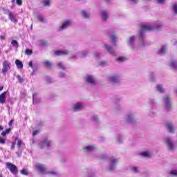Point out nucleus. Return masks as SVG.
Wrapping results in <instances>:
<instances>
[{
  "label": "nucleus",
  "mask_w": 177,
  "mask_h": 177,
  "mask_svg": "<svg viewBox=\"0 0 177 177\" xmlns=\"http://www.w3.org/2000/svg\"><path fill=\"white\" fill-rule=\"evenodd\" d=\"M162 27V22L158 21L154 26L149 24H142L140 26V30L138 33V41L141 46H145V33L146 31H153L154 28L156 30H160Z\"/></svg>",
  "instance_id": "f257e3e1"
},
{
  "label": "nucleus",
  "mask_w": 177,
  "mask_h": 177,
  "mask_svg": "<svg viewBox=\"0 0 177 177\" xmlns=\"http://www.w3.org/2000/svg\"><path fill=\"white\" fill-rule=\"evenodd\" d=\"M156 90L158 91V92H160V93H164V92L165 91L164 88H162V85L161 84L157 85Z\"/></svg>",
  "instance_id": "b1692460"
},
{
  "label": "nucleus",
  "mask_w": 177,
  "mask_h": 177,
  "mask_svg": "<svg viewBox=\"0 0 177 177\" xmlns=\"http://www.w3.org/2000/svg\"><path fill=\"white\" fill-rule=\"evenodd\" d=\"M141 156L142 157L148 158V157H151V153L149 151H144V152L141 153Z\"/></svg>",
  "instance_id": "cd10ccee"
},
{
  "label": "nucleus",
  "mask_w": 177,
  "mask_h": 177,
  "mask_svg": "<svg viewBox=\"0 0 177 177\" xmlns=\"http://www.w3.org/2000/svg\"><path fill=\"white\" fill-rule=\"evenodd\" d=\"M86 82L87 84H90L91 85H95L96 84V79L91 75H88L86 78Z\"/></svg>",
  "instance_id": "1a4fd4ad"
},
{
  "label": "nucleus",
  "mask_w": 177,
  "mask_h": 177,
  "mask_svg": "<svg viewBox=\"0 0 177 177\" xmlns=\"http://www.w3.org/2000/svg\"><path fill=\"white\" fill-rule=\"evenodd\" d=\"M29 67H31L32 68V61H30L28 64Z\"/></svg>",
  "instance_id": "13d9d810"
},
{
  "label": "nucleus",
  "mask_w": 177,
  "mask_h": 177,
  "mask_svg": "<svg viewBox=\"0 0 177 177\" xmlns=\"http://www.w3.org/2000/svg\"><path fill=\"white\" fill-rule=\"evenodd\" d=\"M170 67H171V68H174V70H177V62L171 61L170 62Z\"/></svg>",
  "instance_id": "a878e982"
},
{
  "label": "nucleus",
  "mask_w": 177,
  "mask_h": 177,
  "mask_svg": "<svg viewBox=\"0 0 177 177\" xmlns=\"http://www.w3.org/2000/svg\"><path fill=\"white\" fill-rule=\"evenodd\" d=\"M88 56V51H85L84 53H82V57H86Z\"/></svg>",
  "instance_id": "de8ad7c7"
},
{
  "label": "nucleus",
  "mask_w": 177,
  "mask_h": 177,
  "mask_svg": "<svg viewBox=\"0 0 177 177\" xmlns=\"http://www.w3.org/2000/svg\"><path fill=\"white\" fill-rule=\"evenodd\" d=\"M131 1V3H138L139 2V0H129Z\"/></svg>",
  "instance_id": "864d4df0"
},
{
  "label": "nucleus",
  "mask_w": 177,
  "mask_h": 177,
  "mask_svg": "<svg viewBox=\"0 0 177 177\" xmlns=\"http://www.w3.org/2000/svg\"><path fill=\"white\" fill-rule=\"evenodd\" d=\"M1 39H5V36H0Z\"/></svg>",
  "instance_id": "338daca9"
},
{
  "label": "nucleus",
  "mask_w": 177,
  "mask_h": 177,
  "mask_svg": "<svg viewBox=\"0 0 177 177\" xmlns=\"http://www.w3.org/2000/svg\"><path fill=\"white\" fill-rule=\"evenodd\" d=\"M84 149L86 151H93V150H95V149H96V146L88 145V146L84 147Z\"/></svg>",
  "instance_id": "5701e85b"
},
{
  "label": "nucleus",
  "mask_w": 177,
  "mask_h": 177,
  "mask_svg": "<svg viewBox=\"0 0 177 177\" xmlns=\"http://www.w3.org/2000/svg\"><path fill=\"white\" fill-rule=\"evenodd\" d=\"M17 78L18 79L19 82H24V79H23V77H21L20 75H17Z\"/></svg>",
  "instance_id": "c03bdc74"
},
{
  "label": "nucleus",
  "mask_w": 177,
  "mask_h": 177,
  "mask_svg": "<svg viewBox=\"0 0 177 177\" xmlns=\"http://www.w3.org/2000/svg\"><path fill=\"white\" fill-rule=\"evenodd\" d=\"M53 145V142H52V140L46 137L39 143L41 149H44V147H52Z\"/></svg>",
  "instance_id": "f03ea898"
},
{
  "label": "nucleus",
  "mask_w": 177,
  "mask_h": 177,
  "mask_svg": "<svg viewBox=\"0 0 177 177\" xmlns=\"http://www.w3.org/2000/svg\"><path fill=\"white\" fill-rule=\"evenodd\" d=\"M107 64V62L106 61H102L100 63V66H106Z\"/></svg>",
  "instance_id": "8fccbe9b"
},
{
  "label": "nucleus",
  "mask_w": 177,
  "mask_h": 177,
  "mask_svg": "<svg viewBox=\"0 0 177 177\" xmlns=\"http://www.w3.org/2000/svg\"><path fill=\"white\" fill-rule=\"evenodd\" d=\"M16 154H17V157H21V152L17 151V152H16Z\"/></svg>",
  "instance_id": "6e6d98bb"
},
{
  "label": "nucleus",
  "mask_w": 177,
  "mask_h": 177,
  "mask_svg": "<svg viewBox=\"0 0 177 177\" xmlns=\"http://www.w3.org/2000/svg\"><path fill=\"white\" fill-rule=\"evenodd\" d=\"M59 77H60V78H64V77H66V74H64V73H59Z\"/></svg>",
  "instance_id": "49530a36"
},
{
  "label": "nucleus",
  "mask_w": 177,
  "mask_h": 177,
  "mask_svg": "<svg viewBox=\"0 0 177 177\" xmlns=\"http://www.w3.org/2000/svg\"><path fill=\"white\" fill-rule=\"evenodd\" d=\"M173 12H174V13L177 15V3H174L173 5Z\"/></svg>",
  "instance_id": "e433bc0d"
},
{
  "label": "nucleus",
  "mask_w": 177,
  "mask_h": 177,
  "mask_svg": "<svg viewBox=\"0 0 177 177\" xmlns=\"http://www.w3.org/2000/svg\"><path fill=\"white\" fill-rule=\"evenodd\" d=\"M167 50V46H162V48L159 50L160 55H164Z\"/></svg>",
  "instance_id": "bb28decb"
},
{
  "label": "nucleus",
  "mask_w": 177,
  "mask_h": 177,
  "mask_svg": "<svg viewBox=\"0 0 177 177\" xmlns=\"http://www.w3.org/2000/svg\"><path fill=\"white\" fill-rule=\"evenodd\" d=\"M11 149H12V150H13V149H15V144H12V145H11Z\"/></svg>",
  "instance_id": "69168bd1"
},
{
  "label": "nucleus",
  "mask_w": 177,
  "mask_h": 177,
  "mask_svg": "<svg viewBox=\"0 0 177 177\" xmlns=\"http://www.w3.org/2000/svg\"><path fill=\"white\" fill-rule=\"evenodd\" d=\"M12 124H13V120H10L8 123V125L10 127V125H12Z\"/></svg>",
  "instance_id": "0e129e2a"
},
{
  "label": "nucleus",
  "mask_w": 177,
  "mask_h": 177,
  "mask_svg": "<svg viewBox=\"0 0 177 177\" xmlns=\"http://www.w3.org/2000/svg\"><path fill=\"white\" fill-rule=\"evenodd\" d=\"M130 168L135 174H138V172H139V170H138V167H130Z\"/></svg>",
  "instance_id": "c9c22d12"
},
{
  "label": "nucleus",
  "mask_w": 177,
  "mask_h": 177,
  "mask_svg": "<svg viewBox=\"0 0 177 177\" xmlns=\"http://www.w3.org/2000/svg\"><path fill=\"white\" fill-rule=\"evenodd\" d=\"M93 120L94 121H96V120H97V115H94V116H93Z\"/></svg>",
  "instance_id": "052dcab7"
},
{
  "label": "nucleus",
  "mask_w": 177,
  "mask_h": 177,
  "mask_svg": "<svg viewBox=\"0 0 177 177\" xmlns=\"http://www.w3.org/2000/svg\"><path fill=\"white\" fill-rule=\"evenodd\" d=\"M1 135H2V136H6V133L5 132V131H3L2 133H1Z\"/></svg>",
  "instance_id": "e2e57ef3"
},
{
  "label": "nucleus",
  "mask_w": 177,
  "mask_h": 177,
  "mask_svg": "<svg viewBox=\"0 0 177 177\" xmlns=\"http://www.w3.org/2000/svg\"><path fill=\"white\" fill-rule=\"evenodd\" d=\"M10 70V64L8 61L3 62L2 73L6 75V73Z\"/></svg>",
  "instance_id": "423d86ee"
},
{
  "label": "nucleus",
  "mask_w": 177,
  "mask_h": 177,
  "mask_svg": "<svg viewBox=\"0 0 177 177\" xmlns=\"http://www.w3.org/2000/svg\"><path fill=\"white\" fill-rule=\"evenodd\" d=\"M84 104L82 102H77L76 104H74L73 105V110L74 111H80V110H82L84 107Z\"/></svg>",
  "instance_id": "f8f14e48"
},
{
  "label": "nucleus",
  "mask_w": 177,
  "mask_h": 177,
  "mask_svg": "<svg viewBox=\"0 0 177 177\" xmlns=\"http://www.w3.org/2000/svg\"><path fill=\"white\" fill-rule=\"evenodd\" d=\"M6 167L9 169L10 172L13 175H17L19 174V170L17 169V167L13 163L6 162Z\"/></svg>",
  "instance_id": "7ed1b4c3"
},
{
  "label": "nucleus",
  "mask_w": 177,
  "mask_h": 177,
  "mask_svg": "<svg viewBox=\"0 0 177 177\" xmlns=\"http://www.w3.org/2000/svg\"><path fill=\"white\" fill-rule=\"evenodd\" d=\"M77 57H78V55H74L73 56H72V59H77Z\"/></svg>",
  "instance_id": "680f3d73"
},
{
  "label": "nucleus",
  "mask_w": 177,
  "mask_h": 177,
  "mask_svg": "<svg viewBox=\"0 0 177 177\" xmlns=\"http://www.w3.org/2000/svg\"><path fill=\"white\" fill-rule=\"evenodd\" d=\"M170 175L172 176H177V170H171L170 171Z\"/></svg>",
  "instance_id": "58836bf2"
},
{
  "label": "nucleus",
  "mask_w": 177,
  "mask_h": 177,
  "mask_svg": "<svg viewBox=\"0 0 177 177\" xmlns=\"http://www.w3.org/2000/svg\"><path fill=\"white\" fill-rule=\"evenodd\" d=\"M82 15L85 19H89V13L86 10L82 11Z\"/></svg>",
  "instance_id": "c85d7f7f"
},
{
  "label": "nucleus",
  "mask_w": 177,
  "mask_h": 177,
  "mask_svg": "<svg viewBox=\"0 0 177 177\" xmlns=\"http://www.w3.org/2000/svg\"><path fill=\"white\" fill-rule=\"evenodd\" d=\"M149 79L151 80V81H154L156 80V77H154V73H151L149 75Z\"/></svg>",
  "instance_id": "37998d69"
},
{
  "label": "nucleus",
  "mask_w": 177,
  "mask_h": 177,
  "mask_svg": "<svg viewBox=\"0 0 177 177\" xmlns=\"http://www.w3.org/2000/svg\"><path fill=\"white\" fill-rule=\"evenodd\" d=\"M117 60H118V62H127V60H128V59H127V57H119L117 59Z\"/></svg>",
  "instance_id": "7c9ffc66"
},
{
  "label": "nucleus",
  "mask_w": 177,
  "mask_h": 177,
  "mask_svg": "<svg viewBox=\"0 0 177 177\" xmlns=\"http://www.w3.org/2000/svg\"><path fill=\"white\" fill-rule=\"evenodd\" d=\"M109 81L113 83L118 82L120 81V76L115 75L109 77Z\"/></svg>",
  "instance_id": "aec40b11"
},
{
  "label": "nucleus",
  "mask_w": 177,
  "mask_h": 177,
  "mask_svg": "<svg viewBox=\"0 0 177 177\" xmlns=\"http://www.w3.org/2000/svg\"><path fill=\"white\" fill-rule=\"evenodd\" d=\"M44 63H45V65L48 66V67H50V68L52 67V64L50 63V62L46 61Z\"/></svg>",
  "instance_id": "a18cd8bd"
},
{
  "label": "nucleus",
  "mask_w": 177,
  "mask_h": 177,
  "mask_svg": "<svg viewBox=\"0 0 177 177\" xmlns=\"http://www.w3.org/2000/svg\"><path fill=\"white\" fill-rule=\"evenodd\" d=\"M69 52L67 50H56L54 52V55L55 56H66L68 55Z\"/></svg>",
  "instance_id": "4468645a"
},
{
  "label": "nucleus",
  "mask_w": 177,
  "mask_h": 177,
  "mask_svg": "<svg viewBox=\"0 0 177 177\" xmlns=\"http://www.w3.org/2000/svg\"><path fill=\"white\" fill-rule=\"evenodd\" d=\"M38 133H39V131H38V130L33 131V132H32L33 136L38 135Z\"/></svg>",
  "instance_id": "09e8293b"
},
{
  "label": "nucleus",
  "mask_w": 177,
  "mask_h": 177,
  "mask_svg": "<svg viewBox=\"0 0 177 177\" xmlns=\"http://www.w3.org/2000/svg\"><path fill=\"white\" fill-rule=\"evenodd\" d=\"M158 3H165V0H157Z\"/></svg>",
  "instance_id": "5fc2aeb1"
},
{
  "label": "nucleus",
  "mask_w": 177,
  "mask_h": 177,
  "mask_svg": "<svg viewBox=\"0 0 177 177\" xmlns=\"http://www.w3.org/2000/svg\"><path fill=\"white\" fill-rule=\"evenodd\" d=\"M26 55H28V56L31 55L32 53V50L26 49L25 51Z\"/></svg>",
  "instance_id": "ea45409f"
},
{
  "label": "nucleus",
  "mask_w": 177,
  "mask_h": 177,
  "mask_svg": "<svg viewBox=\"0 0 177 177\" xmlns=\"http://www.w3.org/2000/svg\"><path fill=\"white\" fill-rule=\"evenodd\" d=\"M6 91H4L3 93L0 95V103L3 104L5 102H6Z\"/></svg>",
  "instance_id": "412c9836"
},
{
  "label": "nucleus",
  "mask_w": 177,
  "mask_h": 177,
  "mask_svg": "<svg viewBox=\"0 0 177 177\" xmlns=\"http://www.w3.org/2000/svg\"><path fill=\"white\" fill-rule=\"evenodd\" d=\"M23 145H24V143H23V141H21V140H19L17 142V146L19 149H20V147H21V146Z\"/></svg>",
  "instance_id": "a19ab883"
},
{
  "label": "nucleus",
  "mask_w": 177,
  "mask_h": 177,
  "mask_svg": "<svg viewBox=\"0 0 177 177\" xmlns=\"http://www.w3.org/2000/svg\"><path fill=\"white\" fill-rule=\"evenodd\" d=\"M3 127H2V126H0V131H3ZM0 143H1V145H5V143H6L5 140H3V138H1V137H0Z\"/></svg>",
  "instance_id": "473e14b6"
},
{
  "label": "nucleus",
  "mask_w": 177,
  "mask_h": 177,
  "mask_svg": "<svg viewBox=\"0 0 177 177\" xmlns=\"http://www.w3.org/2000/svg\"><path fill=\"white\" fill-rule=\"evenodd\" d=\"M17 3L19 6H21L23 1L21 0H17Z\"/></svg>",
  "instance_id": "3c124183"
},
{
  "label": "nucleus",
  "mask_w": 177,
  "mask_h": 177,
  "mask_svg": "<svg viewBox=\"0 0 177 177\" xmlns=\"http://www.w3.org/2000/svg\"><path fill=\"white\" fill-rule=\"evenodd\" d=\"M49 174L53 175L54 176H57V175H59V173L56 171H50Z\"/></svg>",
  "instance_id": "79ce46f5"
},
{
  "label": "nucleus",
  "mask_w": 177,
  "mask_h": 177,
  "mask_svg": "<svg viewBox=\"0 0 177 177\" xmlns=\"http://www.w3.org/2000/svg\"><path fill=\"white\" fill-rule=\"evenodd\" d=\"M109 161V171H114L115 167H117V164H118V159L115 158H110Z\"/></svg>",
  "instance_id": "39448f33"
},
{
  "label": "nucleus",
  "mask_w": 177,
  "mask_h": 177,
  "mask_svg": "<svg viewBox=\"0 0 177 177\" xmlns=\"http://www.w3.org/2000/svg\"><path fill=\"white\" fill-rule=\"evenodd\" d=\"M58 67H59V68H61L62 70H66V67H64L63 62H59Z\"/></svg>",
  "instance_id": "f704fd0d"
},
{
  "label": "nucleus",
  "mask_w": 177,
  "mask_h": 177,
  "mask_svg": "<svg viewBox=\"0 0 177 177\" xmlns=\"http://www.w3.org/2000/svg\"><path fill=\"white\" fill-rule=\"evenodd\" d=\"M95 56L97 59H98V57H100V53L99 52H96Z\"/></svg>",
  "instance_id": "603ef678"
},
{
  "label": "nucleus",
  "mask_w": 177,
  "mask_h": 177,
  "mask_svg": "<svg viewBox=\"0 0 177 177\" xmlns=\"http://www.w3.org/2000/svg\"><path fill=\"white\" fill-rule=\"evenodd\" d=\"M109 12L106 10H102L101 11V17L103 21H106V20L109 19Z\"/></svg>",
  "instance_id": "f3484780"
},
{
  "label": "nucleus",
  "mask_w": 177,
  "mask_h": 177,
  "mask_svg": "<svg viewBox=\"0 0 177 177\" xmlns=\"http://www.w3.org/2000/svg\"><path fill=\"white\" fill-rule=\"evenodd\" d=\"M44 6H50V0H44L43 1Z\"/></svg>",
  "instance_id": "2f4dec72"
},
{
  "label": "nucleus",
  "mask_w": 177,
  "mask_h": 177,
  "mask_svg": "<svg viewBox=\"0 0 177 177\" xmlns=\"http://www.w3.org/2000/svg\"><path fill=\"white\" fill-rule=\"evenodd\" d=\"M104 49H106V50L110 53V55H112V56H115V51H114V49H113V47L111 46L105 44L103 46Z\"/></svg>",
  "instance_id": "9b49d317"
},
{
  "label": "nucleus",
  "mask_w": 177,
  "mask_h": 177,
  "mask_svg": "<svg viewBox=\"0 0 177 177\" xmlns=\"http://www.w3.org/2000/svg\"><path fill=\"white\" fill-rule=\"evenodd\" d=\"M15 64L19 70L23 69V62H21V61L19 59L15 60Z\"/></svg>",
  "instance_id": "4be33fe9"
},
{
  "label": "nucleus",
  "mask_w": 177,
  "mask_h": 177,
  "mask_svg": "<svg viewBox=\"0 0 177 177\" xmlns=\"http://www.w3.org/2000/svg\"><path fill=\"white\" fill-rule=\"evenodd\" d=\"M10 131H11L10 129H6V131H4V132H6V134H8V133H10Z\"/></svg>",
  "instance_id": "4d7b16f0"
},
{
  "label": "nucleus",
  "mask_w": 177,
  "mask_h": 177,
  "mask_svg": "<svg viewBox=\"0 0 177 177\" xmlns=\"http://www.w3.org/2000/svg\"><path fill=\"white\" fill-rule=\"evenodd\" d=\"M38 20L41 21V23H46V20L45 19V18L41 16V15H39L38 17Z\"/></svg>",
  "instance_id": "72a5a7b5"
},
{
  "label": "nucleus",
  "mask_w": 177,
  "mask_h": 177,
  "mask_svg": "<svg viewBox=\"0 0 177 177\" xmlns=\"http://www.w3.org/2000/svg\"><path fill=\"white\" fill-rule=\"evenodd\" d=\"M109 37L111 39V44H113L115 46H118V44H117V37H115V35L113 33L109 34Z\"/></svg>",
  "instance_id": "6ab92c4d"
},
{
  "label": "nucleus",
  "mask_w": 177,
  "mask_h": 177,
  "mask_svg": "<svg viewBox=\"0 0 177 177\" xmlns=\"http://www.w3.org/2000/svg\"><path fill=\"white\" fill-rule=\"evenodd\" d=\"M71 24H73V21L70 19H67L64 21L62 26H60L58 28L59 31H63L64 30H66V28H68V27L71 26Z\"/></svg>",
  "instance_id": "20e7f679"
},
{
  "label": "nucleus",
  "mask_w": 177,
  "mask_h": 177,
  "mask_svg": "<svg viewBox=\"0 0 177 177\" xmlns=\"http://www.w3.org/2000/svg\"><path fill=\"white\" fill-rule=\"evenodd\" d=\"M128 45L133 50H135V36L129 37Z\"/></svg>",
  "instance_id": "ddd939ff"
},
{
  "label": "nucleus",
  "mask_w": 177,
  "mask_h": 177,
  "mask_svg": "<svg viewBox=\"0 0 177 177\" xmlns=\"http://www.w3.org/2000/svg\"><path fill=\"white\" fill-rule=\"evenodd\" d=\"M164 143L167 146L169 150H174V142H172L169 137H167L164 139Z\"/></svg>",
  "instance_id": "0eeeda50"
},
{
  "label": "nucleus",
  "mask_w": 177,
  "mask_h": 177,
  "mask_svg": "<svg viewBox=\"0 0 177 177\" xmlns=\"http://www.w3.org/2000/svg\"><path fill=\"white\" fill-rule=\"evenodd\" d=\"M122 136L120 135L118 136V142L119 143H121V139H122Z\"/></svg>",
  "instance_id": "bf43d9fd"
},
{
  "label": "nucleus",
  "mask_w": 177,
  "mask_h": 177,
  "mask_svg": "<svg viewBox=\"0 0 177 177\" xmlns=\"http://www.w3.org/2000/svg\"><path fill=\"white\" fill-rule=\"evenodd\" d=\"M11 44L14 48H19V42L16 40H12Z\"/></svg>",
  "instance_id": "c756f323"
},
{
  "label": "nucleus",
  "mask_w": 177,
  "mask_h": 177,
  "mask_svg": "<svg viewBox=\"0 0 177 177\" xmlns=\"http://www.w3.org/2000/svg\"><path fill=\"white\" fill-rule=\"evenodd\" d=\"M3 91V86H0V91Z\"/></svg>",
  "instance_id": "774afa93"
},
{
  "label": "nucleus",
  "mask_w": 177,
  "mask_h": 177,
  "mask_svg": "<svg viewBox=\"0 0 177 177\" xmlns=\"http://www.w3.org/2000/svg\"><path fill=\"white\" fill-rule=\"evenodd\" d=\"M163 102L165 103L166 110H169L171 109V98L169 96H165L163 99Z\"/></svg>",
  "instance_id": "6e6552de"
},
{
  "label": "nucleus",
  "mask_w": 177,
  "mask_h": 177,
  "mask_svg": "<svg viewBox=\"0 0 177 177\" xmlns=\"http://www.w3.org/2000/svg\"><path fill=\"white\" fill-rule=\"evenodd\" d=\"M8 13V19L12 21V23H17V19H16V17H15V15H13V12H10V10H7Z\"/></svg>",
  "instance_id": "2eb2a0df"
},
{
  "label": "nucleus",
  "mask_w": 177,
  "mask_h": 177,
  "mask_svg": "<svg viewBox=\"0 0 177 177\" xmlns=\"http://www.w3.org/2000/svg\"><path fill=\"white\" fill-rule=\"evenodd\" d=\"M37 96H38V94L37 93L32 94L33 104H37V103H39V100L37 101Z\"/></svg>",
  "instance_id": "393cba45"
},
{
  "label": "nucleus",
  "mask_w": 177,
  "mask_h": 177,
  "mask_svg": "<svg viewBox=\"0 0 177 177\" xmlns=\"http://www.w3.org/2000/svg\"><path fill=\"white\" fill-rule=\"evenodd\" d=\"M166 129L171 133H174L175 130L174 129V124H172V122H168L166 123Z\"/></svg>",
  "instance_id": "dca6fc26"
},
{
  "label": "nucleus",
  "mask_w": 177,
  "mask_h": 177,
  "mask_svg": "<svg viewBox=\"0 0 177 177\" xmlns=\"http://www.w3.org/2000/svg\"><path fill=\"white\" fill-rule=\"evenodd\" d=\"M35 168H37V169L39 171L41 174H46V167L45 165L40 163H37L35 165Z\"/></svg>",
  "instance_id": "9d476101"
},
{
  "label": "nucleus",
  "mask_w": 177,
  "mask_h": 177,
  "mask_svg": "<svg viewBox=\"0 0 177 177\" xmlns=\"http://www.w3.org/2000/svg\"><path fill=\"white\" fill-rule=\"evenodd\" d=\"M126 121L127 122H129L130 124H133V122H135V117H133V114L127 115Z\"/></svg>",
  "instance_id": "a211bd4d"
},
{
  "label": "nucleus",
  "mask_w": 177,
  "mask_h": 177,
  "mask_svg": "<svg viewBox=\"0 0 177 177\" xmlns=\"http://www.w3.org/2000/svg\"><path fill=\"white\" fill-rule=\"evenodd\" d=\"M20 172L21 175H25L26 176L28 175V172L25 169H23L22 170H21Z\"/></svg>",
  "instance_id": "4c0bfd02"
}]
</instances>
